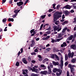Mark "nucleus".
<instances>
[{"mask_svg":"<svg viewBox=\"0 0 76 76\" xmlns=\"http://www.w3.org/2000/svg\"><path fill=\"white\" fill-rule=\"evenodd\" d=\"M61 15H62V12H57L54 13L53 14V21L56 22L57 19H59V18L61 17Z\"/></svg>","mask_w":76,"mask_h":76,"instance_id":"nucleus-1","label":"nucleus"},{"mask_svg":"<svg viewBox=\"0 0 76 76\" xmlns=\"http://www.w3.org/2000/svg\"><path fill=\"white\" fill-rule=\"evenodd\" d=\"M50 56L52 58H54V57L55 56L56 59H57L58 60H60L59 57H58V56H57V55H56V54L55 55L54 54H51Z\"/></svg>","mask_w":76,"mask_h":76,"instance_id":"nucleus-2","label":"nucleus"},{"mask_svg":"<svg viewBox=\"0 0 76 76\" xmlns=\"http://www.w3.org/2000/svg\"><path fill=\"white\" fill-rule=\"evenodd\" d=\"M60 25H58V26H54L53 27L54 31H57L60 28Z\"/></svg>","mask_w":76,"mask_h":76,"instance_id":"nucleus-3","label":"nucleus"},{"mask_svg":"<svg viewBox=\"0 0 76 76\" xmlns=\"http://www.w3.org/2000/svg\"><path fill=\"white\" fill-rule=\"evenodd\" d=\"M22 71L23 72V75H28V74H27V73H28V70L27 69H23Z\"/></svg>","mask_w":76,"mask_h":76,"instance_id":"nucleus-4","label":"nucleus"},{"mask_svg":"<svg viewBox=\"0 0 76 76\" xmlns=\"http://www.w3.org/2000/svg\"><path fill=\"white\" fill-rule=\"evenodd\" d=\"M17 6H20L22 5H22L23 4V2L22 1H20L19 2H18L17 3Z\"/></svg>","mask_w":76,"mask_h":76,"instance_id":"nucleus-5","label":"nucleus"},{"mask_svg":"<svg viewBox=\"0 0 76 76\" xmlns=\"http://www.w3.org/2000/svg\"><path fill=\"white\" fill-rule=\"evenodd\" d=\"M22 61L23 62V63L24 64H28V61L26 60V58H24L22 59Z\"/></svg>","mask_w":76,"mask_h":76,"instance_id":"nucleus-6","label":"nucleus"},{"mask_svg":"<svg viewBox=\"0 0 76 76\" xmlns=\"http://www.w3.org/2000/svg\"><path fill=\"white\" fill-rule=\"evenodd\" d=\"M64 13L65 14L66 16L67 15H69V14L70 13V11H68V10H66L64 11Z\"/></svg>","mask_w":76,"mask_h":76,"instance_id":"nucleus-7","label":"nucleus"},{"mask_svg":"<svg viewBox=\"0 0 76 76\" xmlns=\"http://www.w3.org/2000/svg\"><path fill=\"white\" fill-rule=\"evenodd\" d=\"M64 8H66V9H71V7L69 5H67L65 6L64 7Z\"/></svg>","mask_w":76,"mask_h":76,"instance_id":"nucleus-8","label":"nucleus"},{"mask_svg":"<svg viewBox=\"0 0 76 76\" xmlns=\"http://www.w3.org/2000/svg\"><path fill=\"white\" fill-rule=\"evenodd\" d=\"M40 73L42 75H46L47 74V71H44L40 72Z\"/></svg>","mask_w":76,"mask_h":76,"instance_id":"nucleus-9","label":"nucleus"},{"mask_svg":"<svg viewBox=\"0 0 76 76\" xmlns=\"http://www.w3.org/2000/svg\"><path fill=\"white\" fill-rule=\"evenodd\" d=\"M33 72H34L37 73H38V69L37 68H35L34 67H33Z\"/></svg>","mask_w":76,"mask_h":76,"instance_id":"nucleus-10","label":"nucleus"},{"mask_svg":"<svg viewBox=\"0 0 76 76\" xmlns=\"http://www.w3.org/2000/svg\"><path fill=\"white\" fill-rule=\"evenodd\" d=\"M61 73H62V70H61V72L58 73V72H56V75L57 76H60L61 75Z\"/></svg>","mask_w":76,"mask_h":76,"instance_id":"nucleus-11","label":"nucleus"},{"mask_svg":"<svg viewBox=\"0 0 76 76\" xmlns=\"http://www.w3.org/2000/svg\"><path fill=\"white\" fill-rule=\"evenodd\" d=\"M53 63L54 65H55V66H58L59 64V63H58V62H57L56 63V62L54 61H53Z\"/></svg>","mask_w":76,"mask_h":76,"instance_id":"nucleus-12","label":"nucleus"},{"mask_svg":"<svg viewBox=\"0 0 76 76\" xmlns=\"http://www.w3.org/2000/svg\"><path fill=\"white\" fill-rule=\"evenodd\" d=\"M73 35L70 36L69 37H68V38H67V40H69V41H70V40H72V39H73Z\"/></svg>","mask_w":76,"mask_h":76,"instance_id":"nucleus-13","label":"nucleus"},{"mask_svg":"<svg viewBox=\"0 0 76 76\" xmlns=\"http://www.w3.org/2000/svg\"><path fill=\"white\" fill-rule=\"evenodd\" d=\"M8 22H11H11H13V21H14V19L13 18H9L8 19Z\"/></svg>","mask_w":76,"mask_h":76,"instance_id":"nucleus-14","label":"nucleus"},{"mask_svg":"<svg viewBox=\"0 0 76 76\" xmlns=\"http://www.w3.org/2000/svg\"><path fill=\"white\" fill-rule=\"evenodd\" d=\"M46 61H48V59L47 58H45L43 61V63H45Z\"/></svg>","mask_w":76,"mask_h":76,"instance_id":"nucleus-15","label":"nucleus"},{"mask_svg":"<svg viewBox=\"0 0 76 76\" xmlns=\"http://www.w3.org/2000/svg\"><path fill=\"white\" fill-rule=\"evenodd\" d=\"M59 66H60L61 69H62V67L63 66V63L62 61H61V64H59Z\"/></svg>","mask_w":76,"mask_h":76,"instance_id":"nucleus-16","label":"nucleus"},{"mask_svg":"<svg viewBox=\"0 0 76 76\" xmlns=\"http://www.w3.org/2000/svg\"><path fill=\"white\" fill-rule=\"evenodd\" d=\"M63 33H60L58 34V38H61L63 36Z\"/></svg>","mask_w":76,"mask_h":76,"instance_id":"nucleus-17","label":"nucleus"},{"mask_svg":"<svg viewBox=\"0 0 76 76\" xmlns=\"http://www.w3.org/2000/svg\"><path fill=\"white\" fill-rule=\"evenodd\" d=\"M71 70V72H73L74 71H75V68L74 67H72L70 68Z\"/></svg>","mask_w":76,"mask_h":76,"instance_id":"nucleus-18","label":"nucleus"},{"mask_svg":"<svg viewBox=\"0 0 76 76\" xmlns=\"http://www.w3.org/2000/svg\"><path fill=\"white\" fill-rule=\"evenodd\" d=\"M68 23V21H65L62 23V25H64L66 23Z\"/></svg>","mask_w":76,"mask_h":76,"instance_id":"nucleus-19","label":"nucleus"},{"mask_svg":"<svg viewBox=\"0 0 76 76\" xmlns=\"http://www.w3.org/2000/svg\"><path fill=\"white\" fill-rule=\"evenodd\" d=\"M75 46H76V45L75 44L73 45V44L72 45H71V48H72V49H73V48H75Z\"/></svg>","mask_w":76,"mask_h":76,"instance_id":"nucleus-20","label":"nucleus"},{"mask_svg":"<svg viewBox=\"0 0 76 76\" xmlns=\"http://www.w3.org/2000/svg\"><path fill=\"white\" fill-rule=\"evenodd\" d=\"M6 21H7V19H6V18H4L2 20V22H3V23L6 22Z\"/></svg>","mask_w":76,"mask_h":76,"instance_id":"nucleus-21","label":"nucleus"},{"mask_svg":"<svg viewBox=\"0 0 76 76\" xmlns=\"http://www.w3.org/2000/svg\"><path fill=\"white\" fill-rule=\"evenodd\" d=\"M57 72V68H54L53 69V73H56V72Z\"/></svg>","mask_w":76,"mask_h":76,"instance_id":"nucleus-22","label":"nucleus"},{"mask_svg":"<svg viewBox=\"0 0 76 76\" xmlns=\"http://www.w3.org/2000/svg\"><path fill=\"white\" fill-rule=\"evenodd\" d=\"M61 26H60L59 25V28L58 29L57 32H59L60 31H61Z\"/></svg>","mask_w":76,"mask_h":76,"instance_id":"nucleus-23","label":"nucleus"},{"mask_svg":"<svg viewBox=\"0 0 76 76\" xmlns=\"http://www.w3.org/2000/svg\"><path fill=\"white\" fill-rule=\"evenodd\" d=\"M50 67L51 68H53V64L51 63H50L49 64Z\"/></svg>","mask_w":76,"mask_h":76,"instance_id":"nucleus-24","label":"nucleus"},{"mask_svg":"<svg viewBox=\"0 0 76 76\" xmlns=\"http://www.w3.org/2000/svg\"><path fill=\"white\" fill-rule=\"evenodd\" d=\"M15 65L16 66H19V62L17 61L15 64Z\"/></svg>","mask_w":76,"mask_h":76,"instance_id":"nucleus-25","label":"nucleus"},{"mask_svg":"<svg viewBox=\"0 0 76 76\" xmlns=\"http://www.w3.org/2000/svg\"><path fill=\"white\" fill-rule=\"evenodd\" d=\"M45 16H46V15H42L40 17L42 18V19H44L45 18Z\"/></svg>","mask_w":76,"mask_h":76,"instance_id":"nucleus-26","label":"nucleus"},{"mask_svg":"<svg viewBox=\"0 0 76 76\" xmlns=\"http://www.w3.org/2000/svg\"><path fill=\"white\" fill-rule=\"evenodd\" d=\"M59 23V21L58 20L57 21L55 22V23L56 24V25H58Z\"/></svg>","mask_w":76,"mask_h":76,"instance_id":"nucleus-27","label":"nucleus"},{"mask_svg":"<svg viewBox=\"0 0 76 76\" xmlns=\"http://www.w3.org/2000/svg\"><path fill=\"white\" fill-rule=\"evenodd\" d=\"M31 76H38V75L32 73L31 74Z\"/></svg>","mask_w":76,"mask_h":76,"instance_id":"nucleus-28","label":"nucleus"},{"mask_svg":"<svg viewBox=\"0 0 76 76\" xmlns=\"http://www.w3.org/2000/svg\"><path fill=\"white\" fill-rule=\"evenodd\" d=\"M69 64V62L67 61V62H66L65 64H65V66L66 67V66H67V65H68V64Z\"/></svg>","mask_w":76,"mask_h":76,"instance_id":"nucleus-29","label":"nucleus"},{"mask_svg":"<svg viewBox=\"0 0 76 76\" xmlns=\"http://www.w3.org/2000/svg\"><path fill=\"white\" fill-rule=\"evenodd\" d=\"M31 43L32 44L35 45V40H34V39L31 40Z\"/></svg>","mask_w":76,"mask_h":76,"instance_id":"nucleus-30","label":"nucleus"},{"mask_svg":"<svg viewBox=\"0 0 76 76\" xmlns=\"http://www.w3.org/2000/svg\"><path fill=\"white\" fill-rule=\"evenodd\" d=\"M44 26V24H42L41 26H40V28L39 30H41L42 29V27H43V26Z\"/></svg>","mask_w":76,"mask_h":76,"instance_id":"nucleus-31","label":"nucleus"},{"mask_svg":"<svg viewBox=\"0 0 76 76\" xmlns=\"http://www.w3.org/2000/svg\"><path fill=\"white\" fill-rule=\"evenodd\" d=\"M72 6V7L74 8V9H76V5H75L74 4H73Z\"/></svg>","mask_w":76,"mask_h":76,"instance_id":"nucleus-32","label":"nucleus"},{"mask_svg":"<svg viewBox=\"0 0 76 76\" xmlns=\"http://www.w3.org/2000/svg\"><path fill=\"white\" fill-rule=\"evenodd\" d=\"M51 30V26H50L48 28L46 29L47 31H50V30Z\"/></svg>","mask_w":76,"mask_h":76,"instance_id":"nucleus-33","label":"nucleus"},{"mask_svg":"<svg viewBox=\"0 0 76 76\" xmlns=\"http://www.w3.org/2000/svg\"><path fill=\"white\" fill-rule=\"evenodd\" d=\"M68 59V57H67V56L65 55V60L66 61Z\"/></svg>","mask_w":76,"mask_h":76,"instance_id":"nucleus-34","label":"nucleus"},{"mask_svg":"<svg viewBox=\"0 0 76 76\" xmlns=\"http://www.w3.org/2000/svg\"><path fill=\"white\" fill-rule=\"evenodd\" d=\"M50 38V36H46V40H47V39H49V38Z\"/></svg>","mask_w":76,"mask_h":76,"instance_id":"nucleus-35","label":"nucleus"},{"mask_svg":"<svg viewBox=\"0 0 76 76\" xmlns=\"http://www.w3.org/2000/svg\"><path fill=\"white\" fill-rule=\"evenodd\" d=\"M34 31H35V29H33L30 31V32L31 34H32L33 32H34Z\"/></svg>","mask_w":76,"mask_h":76,"instance_id":"nucleus-36","label":"nucleus"},{"mask_svg":"<svg viewBox=\"0 0 76 76\" xmlns=\"http://www.w3.org/2000/svg\"><path fill=\"white\" fill-rule=\"evenodd\" d=\"M14 12L16 13V14H18V10H15L14 11Z\"/></svg>","mask_w":76,"mask_h":76,"instance_id":"nucleus-37","label":"nucleus"},{"mask_svg":"<svg viewBox=\"0 0 76 76\" xmlns=\"http://www.w3.org/2000/svg\"><path fill=\"white\" fill-rule=\"evenodd\" d=\"M50 50H51V48H46V50L47 51H50Z\"/></svg>","mask_w":76,"mask_h":76,"instance_id":"nucleus-38","label":"nucleus"},{"mask_svg":"<svg viewBox=\"0 0 76 76\" xmlns=\"http://www.w3.org/2000/svg\"><path fill=\"white\" fill-rule=\"evenodd\" d=\"M52 39V41H51V42L52 43H54L55 41V40H54V39H53V38H51V39Z\"/></svg>","mask_w":76,"mask_h":76,"instance_id":"nucleus-39","label":"nucleus"},{"mask_svg":"<svg viewBox=\"0 0 76 76\" xmlns=\"http://www.w3.org/2000/svg\"><path fill=\"white\" fill-rule=\"evenodd\" d=\"M53 9H50L48 11V12H53Z\"/></svg>","mask_w":76,"mask_h":76,"instance_id":"nucleus-40","label":"nucleus"},{"mask_svg":"<svg viewBox=\"0 0 76 76\" xmlns=\"http://www.w3.org/2000/svg\"><path fill=\"white\" fill-rule=\"evenodd\" d=\"M61 69H60L57 68L56 72H60L61 71Z\"/></svg>","mask_w":76,"mask_h":76,"instance_id":"nucleus-41","label":"nucleus"},{"mask_svg":"<svg viewBox=\"0 0 76 76\" xmlns=\"http://www.w3.org/2000/svg\"><path fill=\"white\" fill-rule=\"evenodd\" d=\"M67 76H70L69 72L68 71L67 72Z\"/></svg>","mask_w":76,"mask_h":76,"instance_id":"nucleus-42","label":"nucleus"},{"mask_svg":"<svg viewBox=\"0 0 76 76\" xmlns=\"http://www.w3.org/2000/svg\"><path fill=\"white\" fill-rule=\"evenodd\" d=\"M74 21L72 22L73 23H76V18H74Z\"/></svg>","mask_w":76,"mask_h":76,"instance_id":"nucleus-43","label":"nucleus"},{"mask_svg":"<svg viewBox=\"0 0 76 76\" xmlns=\"http://www.w3.org/2000/svg\"><path fill=\"white\" fill-rule=\"evenodd\" d=\"M2 4H4L6 1V0H2Z\"/></svg>","mask_w":76,"mask_h":76,"instance_id":"nucleus-44","label":"nucleus"},{"mask_svg":"<svg viewBox=\"0 0 76 76\" xmlns=\"http://www.w3.org/2000/svg\"><path fill=\"white\" fill-rule=\"evenodd\" d=\"M31 54L32 56H34V55H36V53H35L34 52H33L31 53Z\"/></svg>","mask_w":76,"mask_h":76,"instance_id":"nucleus-45","label":"nucleus"},{"mask_svg":"<svg viewBox=\"0 0 76 76\" xmlns=\"http://www.w3.org/2000/svg\"><path fill=\"white\" fill-rule=\"evenodd\" d=\"M68 67L69 68H70V69H71V68H72V65L71 64H69L68 65Z\"/></svg>","mask_w":76,"mask_h":76,"instance_id":"nucleus-46","label":"nucleus"},{"mask_svg":"<svg viewBox=\"0 0 76 76\" xmlns=\"http://www.w3.org/2000/svg\"><path fill=\"white\" fill-rule=\"evenodd\" d=\"M75 61H76V59H73L72 60V63H75Z\"/></svg>","mask_w":76,"mask_h":76,"instance_id":"nucleus-47","label":"nucleus"},{"mask_svg":"<svg viewBox=\"0 0 76 76\" xmlns=\"http://www.w3.org/2000/svg\"><path fill=\"white\" fill-rule=\"evenodd\" d=\"M65 18V16H64V14L63 15L62 17V19H64Z\"/></svg>","mask_w":76,"mask_h":76,"instance_id":"nucleus-48","label":"nucleus"},{"mask_svg":"<svg viewBox=\"0 0 76 76\" xmlns=\"http://www.w3.org/2000/svg\"><path fill=\"white\" fill-rule=\"evenodd\" d=\"M9 3H10V4H12V3H13L12 0H10V1L9 2Z\"/></svg>","mask_w":76,"mask_h":76,"instance_id":"nucleus-49","label":"nucleus"},{"mask_svg":"<svg viewBox=\"0 0 76 76\" xmlns=\"http://www.w3.org/2000/svg\"><path fill=\"white\" fill-rule=\"evenodd\" d=\"M63 45H64L65 47H66V46H67V44H66V42H63Z\"/></svg>","mask_w":76,"mask_h":76,"instance_id":"nucleus-50","label":"nucleus"},{"mask_svg":"<svg viewBox=\"0 0 76 76\" xmlns=\"http://www.w3.org/2000/svg\"><path fill=\"white\" fill-rule=\"evenodd\" d=\"M40 67H45V65H44L42 64L40 65Z\"/></svg>","mask_w":76,"mask_h":76,"instance_id":"nucleus-51","label":"nucleus"},{"mask_svg":"<svg viewBox=\"0 0 76 76\" xmlns=\"http://www.w3.org/2000/svg\"><path fill=\"white\" fill-rule=\"evenodd\" d=\"M63 56H62L61 57V61L63 62Z\"/></svg>","mask_w":76,"mask_h":76,"instance_id":"nucleus-52","label":"nucleus"},{"mask_svg":"<svg viewBox=\"0 0 76 76\" xmlns=\"http://www.w3.org/2000/svg\"><path fill=\"white\" fill-rule=\"evenodd\" d=\"M65 32H66V30H65L63 28V30L62 31V34H63V33H64Z\"/></svg>","mask_w":76,"mask_h":76,"instance_id":"nucleus-53","label":"nucleus"},{"mask_svg":"<svg viewBox=\"0 0 76 76\" xmlns=\"http://www.w3.org/2000/svg\"><path fill=\"white\" fill-rule=\"evenodd\" d=\"M28 61H31V57L30 56H29L28 58Z\"/></svg>","mask_w":76,"mask_h":76,"instance_id":"nucleus-54","label":"nucleus"},{"mask_svg":"<svg viewBox=\"0 0 76 76\" xmlns=\"http://www.w3.org/2000/svg\"><path fill=\"white\" fill-rule=\"evenodd\" d=\"M7 27H6L4 29V31H7V30L6 29H7Z\"/></svg>","mask_w":76,"mask_h":76,"instance_id":"nucleus-55","label":"nucleus"},{"mask_svg":"<svg viewBox=\"0 0 76 76\" xmlns=\"http://www.w3.org/2000/svg\"><path fill=\"white\" fill-rule=\"evenodd\" d=\"M34 45H34V44H33L32 43H31L30 45V46H31V47H33V46H34Z\"/></svg>","mask_w":76,"mask_h":76,"instance_id":"nucleus-56","label":"nucleus"},{"mask_svg":"<svg viewBox=\"0 0 76 76\" xmlns=\"http://www.w3.org/2000/svg\"><path fill=\"white\" fill-rule=\"evenodd\" d=\"M48 69L49 70H51V68H50V67L49 66H48Z\"/></svg>","mask_w":76,"mask_h":76,"instance_id":"nucleus-57","label":"nucleus"},{"mask_svg":"<svg viewBox=\"0 0 76 76\" xmlns=\"http://www.w3.org/2000/svg\"><path fill=\"white\" fill-rule=\"evenodd\" d=\"M47 33L48 34H51V31H48L47 32Z\"/></svg>","mask_w":76,"mask_h":76,"instance_id":"nucleus-58","label":"nucleus"},{"mask_svg":"<svg viewBox=\"0 0 76 76\" xmlns=\"http://www.w3.org/2000/svg\"><path fill=\"white\" fill-rule=\"evenodd\" d=\"M37 30H35L34 31V32H33V34H36L37 33Z\"/></svg>","mask_w":76,"mask_h":76,"instance_id":"nucleus-59","label":"nucleus"},{"mask_svg":"<svg viewBox=\"0 0 76 76\" xmlns=\"http://www.w3.org/2000/svg\"><path fill=\"white\" fill-rule=\"evenodd\" d=\"M31 63H35L36 62L34 60H33L32 61H31Z\"/></svg>","mask_w":76,"mask_h":76,"instance_id":"nucleus-60","label":"nucleus"},{"mask_svg":"<svg viewBox=\"0 0 76 76\" xmlns=\"http://www.w3.org/2000/svg\"><path fill=\"white\" fill-rule=\"evenodd\" d=\"M74 12L75 11H74V10H72L70 11V12L71 13H74Z\"/></svg>","mask_w":76,"mask_h":76,"instance_id":"nucleus-61","label":"nucleus"},{"mask_svg":"<svg viewBox=\"0 0 76 76\" xmlns=\"http://www.w3.org/2000/svg\"><path fill=\"white\" fill-rule=\"evenodd\" d=\"M39 61H41L42 60V58H39Z\"/></svg>","mask_w":76,"mask_h":76,"instance_id":"nucleus-62","label":"nucleus"},{"mask_svg":"<svg viewBox=\"0 0 76 76\" xmlns=\"http://www.w3.org/2000/svg\"><path fill=\"white\" fill-rule=\"evenodd\" d=\"M59 7H60V5L59 4L57 5V7H56L57 9H58V8H59Z\"/></svg>","mask_w":76,"mask_h":76,"instance_id":"nucleus-63","label":"nucleus"},{"mask_svg":"<svg viewBox=\"0 0 76 76\" xmlns=\"http://www.w3.org/2000/svg\"><path fill=\"white\" fill-rule=\"evenodd\" d=\"M74 37H76V32L74 33Z\"/></svg>","mask_w":76,"mask_h":76,"instance_id":"nucleus-64","label":"nucleus"}]
</instances>
